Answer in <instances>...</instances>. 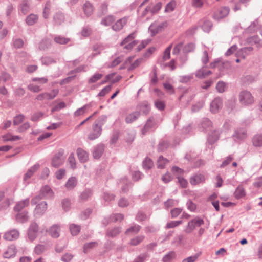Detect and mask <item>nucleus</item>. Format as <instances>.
Listing matches in <instances>:
<instances>
[{"mask_svg": "<svg viewBox=\"0 0 262 262\" xmlns=\"http://www.w3.org/2000/svg\"><path fill=\"white\" fill-rule=\"evenodd\" d=\"M103 77V75L101 73H96L94 74L91 78L88 80L89 83H95L100 80Z\"/></svg>", "mask_w": 262, "mask_h": 262, "instance_id": "obj_49", "label": "nucleus"}, {"mask_svg": "<svg viewBox=\"0 0 262 262\" xmlns=\"http://www.w3.org/2000/svg\"><path fill=\"white\" fill-rule=\"evenodd\" d=\"M165 26V23H154L152 24L149 27V31L150 32L152 36L155 35L156 34L161 31Z\"/></svg>", "mask_w": 262, "mask_h": 262, "instance_id": "obj_14", "label": "nucleus"}, {"mask_svg": "<svg viewBox=\"0 0 262 262\" xmlns=\"http://www.w3.org/2000/svg\"><path fill=\"white\" fill-rule=\"evenodd\" d=\"M19 232L16 229L11 230L5 233L3 238L5 240L11 241L18 238Z\"/></svg>", "mask_w": 262, "mask_h": 262, "instance_id": "obj_13", "label": "nucleus"}, {"mask_svg": "<svg viewBox=\"0 0 262 262\" xmlns=\"http://www.w3.org/2000/svg\"><path fill=\"white\" fill-rule=\"evenodd\" d=\"M205 180V178L204 175L202 174H196L190 178V182L192 185H195L204 182Z\"/></svg>", "mask_w": 262, "mask_h": 262, "instance_id": "obj_20", "label": "nucleus"}, {"mask_svg": "<svg viewBox=\"0 0 262 262\" xmlns=\"http://www.w3.org/2000/svg\"><path fill=\"white\" fill-rule=\"evenodd\" d=\"M51 43V40L48 38L43 39L39 43V49L41 50H44L48 48Z\"/></svg>", "mask_w": 262, "mask_h": 262, "instance_id": "obj_41", "label": "nucleus"}, {"mask_svg": "<svg viewBox=\"0 0 262 262\" xmlns=\"http://www.w3.org/2000/svg\"><path fill=\"white\" fill-rule=\"evenodd\" d=\"M102 129L98 124H93L92 130L88 136V139L90 140H94L97 139L102 133Z\"/></svg>", "mask_w": 262, "mask_h": 262, "instance_id": "obj_8", "label": "nucleus"}, {"mask_svg": "<svg viewBox=\"0 0 262 262\" xmlns=\"http://www.w3.org/2000/svg\"><path fill=\"white\" fill-rule=\"evenodd\" d=\"M50 3L49 2H47L46 4L45 7L43 9V16L45 19L48 18L49 16V14L50 12Z\"/></svg>", "mask_w": 262, "mask_h": 262, "instance_id": "obj_58", "label": "nucleus"}, {"mask_svg": "<svg viewBox=\"0 0 262 262\" xmlns=\"http://www.w3.org/2000/svg\"><path fill=\"white\" fill-rule=\"evenodd\" d=\"M135 37V33H132L128 35L121 43L120 45L124 46V49L130 50L135 46L138 41L134 40Z\"/></svg>", "mask_w": 262, "mask_h": 262, "instance_id": "obj_3", "label": "nucleus"}, {"mask_svg": "<svg viewBox=\"0 0 262 262\" xmlns=\"http://www.w3.org/2000/svg\"><path fill=\"white\" fill-rule=\"evenodd\" d=\"M247 41L250 43L256 45L257 47H262V40L259 39L257 36L249 37Z\"/></svg>", "mask_w": 262, "mask_h": 262, "instance_id": "obj_33", "label": "nucleus"}, {"mask_svg": "<svg viewBox=\"0 0 262 262\" xmlns=\"http://www.w3.org/2000/svg\"><path fill=\"white\" fill-rule=\"evenodd\" d=\"M53 195V192L51 188L48 186H45L40 190V193L39 196L33 198L31 201V204L35 205L42 198H50Z\"/></svg>", "mask_w": 262, "mask_h": 262, "instance_id": "obj_1", "label": "nucleus"}, {"mask_svg": "<svg viewBox=\"0 0 262 262\" xmlns=\"http://www.w3.org/2000/svg\"><path fill=\"white\" fill-rule=\"evenodd\" d=\"M148 257V254L146 253H142L137 256L134 260L133 262H144Z\"/></svg>", "mask_w": 262, "mask_h": 262, "instance_id": "obj_57", "label": "nucleus"}, {"mask_svg": "<svg viewBox=\"0 0 262 262\" xmlns=\"http://www.w3.org/2000/svg\"><path fill=\"white\" fill-rule=\"evenodd\" d=\"M222 100L221 98H215L211 103L210 106V111L213 113H217L222 107Z\"/></svg>", "mask_w": 262, "mask_h": 262, "instance_id": "obj_11", "label": "nucleus"}, {"mask_svg": "<svg viewBox=\"0 0 262 262\" xmlns=\"http://www.w3.org/2000/svg\"><path fill=\"white\" fill-rule=\"evenodd\" d=\"M25 118V116L22 114H19L15 116L13 119V124L14 125H17L21 123Z\"/></svg>", "mask_w": 262, "mask_h": 262, "instance_id": "obj_64", "label": "nucleus"}, {"mask_svg": "<svg viewBox=\"0 0 262 262\" xmlns=\"http://www.w3.org/2000/svg\"><path fill=\"white\" fill-rule=\"evenodd\" d=\"M195 44L193 43H189L184 47L183 51L184 53H187L193 51L195 49Z\"/></svg>", "mask_w": 262, "mask_h": 262, "instance_id": "obj_53", "label": "nucleus"}, {"mask_svg": "<svg viewBox=\"0 0 262 262\" xmlns=\"http://www.w3.org/2000/svg\"><path fill=\"white\" fill-rule=\"evenodd\" d=\"M219 138V133L217 130H214L209 134L207 143L209 144L212 145L214 144Z\"/></svg>", "mask_w": 262, "mask_h": 262, "instance_id": "obj_23", "label": "nucleus"}, {"mask_svg": "<svg viewBox=\"0 0 262 262\" xmlns=\"http://www.w3.org/2000/svg\"><path fill=\"white\" fill-rule=\"evenodd\" d=\"M104 151V147L102 145H98L94 148L93 156L95 159H99Z\"/></svg>", "mask_w": 262, "mask_h": 262, "instance_id": "obj_26", "label": "nucleus"}, {"mask_svg": "<svg viewBox=\"0 0 262 262\" xmlns=\"http://www.w3.org/2000/svg\"><path fill=\"white\" fill-rule=\"evenodd\" d=\"M176 257V253L174 251H170L166 254L162 258L163 262H170Z\"/></svg>", "mask_w": 262, "mask_h": 262, "instance_id": "obj_45", "label": "nucleus"}, {"mask_svg": "<svg viewBox=\"0 0 262 262\" xmlns=\"http://www.w3.org/2000/svg\"><path fill=\"white\" fill-rule=\"evenodd\" d=\"M58 89H54L50 93L46 92L39 94L36 97V99L39 101L52 100L58 95Z\"/></svg>", "mask_w": 262, "mask_h": 262, "instance_id": "obj_7", "label": "nucleus"}, {"mask_svg": "<svg viewBox=\"0 0 262 262\" xmlns=\"http://www.w3.org/2000/svg\"><path fill=\"white\" fill-rule=\"evenodd\" d=\"M153 165L154 163L152 161L148 158H146L143 161V167L145 169L149 170Z\"/></svg>", "mask_w": 262, "mask_h": 262, "instance_id": "obj_47", "label": "nucleus"}, {"mask_svg": "<svg viewBox=\"0 0 262 262\" xmlns=\"http://www.w3.org/2000/svg\"><path fill=\"white\" fill-rule=\"evenodd\" d=\"M27 2V0L24 1L20 6V10L24 14H26L29 10V6Z\"/></svg>", "mask_w": 262, "mask_h": 262, "instance_id": "obj_62", "label": "nucleus"}, {"mask_svg": "<svg viewBox=\"0 0 262 262\" xmlns=\"http://www.w3.org/2000/svg\"><path fill=\"white\" fill-rule=\"evenodd\" d=\"M83 11L86 16H89L93 12V7L92 5L89 2L86 1L83 6Z\"/></svg>", "mask_w": 262, "mask_h": 262, "instance_id": "obj_27", "label": "nucleus"}, {"mask_svg": "<svg viewBox=\"0 0 262 262\" xmlns=\"http://www.w3.org/2000/svg\"><path fill=\"white\" fill-rule=\"evenodd\" d=\"M211 74L212 72L211 71L207 70L206 67L203 66L195 72V76L197 78L202 79L209 76Z\"/></svg>", "mask_w": 262, "mask_h": 262, "instance_id": "obj_17", "label": "nucleus"}, {"mask_svg": "<svg viewBox=\"0 0 262 262\" xmlns=\"http://www.w3.org/2000/svg\"><path fill=\"white\" fill-rule=\"evenodd\" d=\"M140 110L145 114H147L150 111V106L147 102H144L140 105Z\"/></svg>", "mask_w": 262, "mask_h": 262, "instance_id": "obj_60", "label": "nucleus"}, {"mask_svg": "<svg viewBox=\"0 0 262 262\" xmlns=\"http://www.w3.org/2000/svg\"><path fill=\"white\" fill-rule=\"evenodd\" d=\"M17 252L16 247L14 244H11L8 246L6 250L3 254V256L5 258H10L15 256Z\"/></svg>", "mask_w": 262, "mask_h": 262, "instance_id": "obj_12", "label": "nucleus"}, {"mask_svg": "<svg viewBox=\"0 0 262 262\" xmlns=\"http://www.w3.org/2000/svg\"><path fill=\"white\" fill-rule=\"evenodd\" d=\"M47 209V203L45 201L41 202L38 204L34 211V214L36 216L42 215Z\"/></svg>", "mask_w": 262, "mask_h": 262, "instance_id": "obj_10", "label": "nucleus"}, {"mask_svg": "<svg viewBox=\"0 0 262 262\" xmlns=\"http://www.w3.org/2000/svg\"><path fill=\"white\" fill-rule=\"evenodd\" d=\"M63 151L61 150L54 155L52 159L51 165L55 168L62 165L65 160V158L63 157Z\"/></svg>", "mask_w": 262, "mask_h": 262, "instance_id": "obj_5", "label": "nucleus"}, {"mask_svg": "<svg viewBox=\"0 0 262 262\" xmlns=\"http://www.w3.org/2000/svg\"><path fill=\"white\" fill-rule=\"evenodd\" d=\"M168 162V160L164 158L163 156H160L158 160V168L160 169H163L165 167V166Z\"/></svg>", "mask_w": 262, "mask_h": 262, "instance_id": "obj_43", "label": "nucleus"}, {"mask_svg": "<svg viewBox=\"0 0 262 262\" xmlns=\"http://www.w3.org/2000/svg\"><path fill=\"white\" fill-rule=\"evenodd\" d=\"M47 249V246L46 245L38 244L35 247L33 251L36 255H40L44 252Z\"/></svg>", "mask_w": 262, "mask_h": 262, "instance_id": "obj_36", "label": "nucleus"}, {"mask_svg": "<svg viewBox=\"0 0 262 262\" xmlns=\"http://www.w3.org/2000/svg\"><path fill=\"white\" fill-rule=\"evenodd\" d=\"M107 120V116L106 115H102L95 122L94 124H98V126H101L104 124Z\"/></svg>", "mask_w": 262, "mask_h": 262, "instance_id": "obj_61", "label": "nucleus"}, {"mask_svg": "<svg viewBox=\"0 0 262 262\" xmlns=\"http://www.w3.org/2000/svg\"><path fill=\"white\" fill-rule=\"evenodd\" d=\"M90 106H91L90 104H86L81 107V108L77 109L74 113V116L77 117L83 115L86 112V110L90 108Z\"/></svg>", "mask_w": 262, "mask_h": 262, "instance_id": "obj_39", "label": "nucleus"}, {"mask_svg": "<svg viewBox=\"0 0 262 262\" xmlns=\"http://www.w3.org/2000/svg\"><path fill=\"white\" fill-rule=\"evenodd\" d=\"M27 88L29 90L34 93H38L42 90V88L39 85L34 83H30Z\"/></svg>", "mask_w": 262, "mask_h": 262, "instance_id": "obj_51", "label": "nucleus"}, {"mask_svg": "<svg viewBox=\"0 0 262 262\" xmlns=\"http://www.w3.org/2000/svg\"><path fill=\"white\" fill-rule=\"evenodd\" d=\"M202 254L201 252H199L197 253H195V254L191 255L190 256H189L186 258H184L182 262H195L199 257L201 256Z\"/></svg>", "mask_w": 262, "mask_h": 262, "instance_id": "obj_42", "label": "nucleus"}, {"mask_svg": "<svg viewBox=\"0 0 262 262\" xmlns=\"http://www.w3.org/2000/svg\"><path fill=\"white\" fill-rule=\"evenodd\" d=\"M140 113L139 111H135L128 114L125 119L126 123H132L137 120L140 117Z\"/></svg>", "mask_w": 262, "mask_h": 262, "instance_id": "obj_19", "label": "nucleus"}, {"mask_svg": "<svg viewBox=\"0 0 262 262\" xmlns=\"http://www.w3.org/2000/svg\"><path fill=\"white\" fill-rule=\"evenodd\" d=\"M78 158L80 162H86L89 158L88 153L81 148H78L76 150Z\"/></svg>", "mask_w": 262, "mask_h": 262, "instance_id": "obj_18", "label": "nucleus"}, {"mask_svg": "<svg viewBox=\"0 0 262 262\" xmlns=\"http://www.w3.org/2000/svg\"><path fill=\"white\" fill-rule=\"evenodd\" d=\"M245 195V192L244 188L241 186H239L237 187L236 189L235 192H234V196L236 199H240L242 197L244 196Z\"/></svg>", "mask_w": 262, "mask_h": 262, "instance_id": "obj_37", "label": "nucleus"}, {"mask_svg": "<svg viewBox=\"0 0 262 262\" xmlns=\"http://www.w3.org/2000/svg\"><path fill=\"white\" fill-rule=\"evenodd\" d=\"M80 226L73 224L70 225V230L72 235H76L80 232Z\"/></svg>", "mask_w": 262, "mask_h": 262, "instance_id": "obj_46", "label": "nucleus"}, {"mask_svg": "<svg viewBox=\"0 0 262 262\" xmlns=\"http://www.w3.org/2000/svg\"><path fill=\"white\" fill-rule=\"evenodd\" d=\"M176 2L174 1H171L168 3L165 8V12H171L173 11L176 7Z\"/></svg>", "mask_w": 262, "mask_h": 262, "instance_id": "obj_55", "label": "nucleus"}, {"mask_svg": "<svg viewBox=\"0 0 262 262\" xmlns=\"http://www.w3.org/2000/svg\"><path fill=\"white\" fill-rule=\"evenodd\" d=\"M141 229V227L138 225H134V226L129 227L127 229L125 233L126 235L128 234H135L139 232Z\"/></svg>", "mask_w": 262, "mask_h": 262, "instance_id": "obj_35", "label": "nucleus"}, {"mask_svg": "<svg viewBox=\"0 0 262 262\" xmlns=\"http://www.w3.org/2000/svg\"><path fill=\"white\" fill-rule=\"evenodd\" d=\"M38 231V226L35 223H32L28 230V236L31 241H34L37 235Z\"/></svg>", "mask_w": 262, "mask_h": 262, "instance_id": "obj_9", "label": "nucleus"}, {"mask_svg": "<svg viewBox=\"0 0 262 262\" xmlns=\"http://www.w3.org/2000/svg\"><path fill=\"white\" fill-rule=\"evenodd\" d=\"M68 162L72 169L76 168V162L73 153H71L68 158Z\"/></svg>", "mask_w": 262, "mask_h": 262, "instance_id": "obj_56", "label": "nucleus"}, {"mask_svg": "<svg viewBox=\"0 0 262 262\" xmlns=\"http://www.w3.org/2000/svg\"><path fill=\"white\" fill-rule=\"evenodd\" d=\"M229 12L230 9L228 7H222L214 12L213 17L214 19L219 20L226 17L229 14Z\"/></svg>", "mask_w": 262, "mask_h": 262, "instance_id": "obj_6", "label": "nucleus"}, {"mask_svg": "<svg viewBox=\"0 0 262 262\" xmlns=\"http://www.w3.org/2000/svg\"><path fill=\"white\" fill-rule=\"evenodd\" d=\"M144 239V236L139 235L132 238L130 241V245L132 246H136L142 242Z\"/></svg>", "mask_w": 262, "mask_h": 262, "instance_id": "obj_44", "label": "nucleus"}, {"mask_svg": "<svg viewBox=\"0 0 262 262\" xmlns=\"http://www.w3.org/2000/svg\"><path fill=\"white\" fill-rule=\"evenodd\" d=\"M64 20V17L62 13H56L54 16V20L57 25L61 24Z\"/></svg>", "mask_w": 262, "mask_h": 262, "instance_id": "obj_50", "label": "nucleus"}, {"mask_svg": "<svg viewBox=\"0 0 262 262\" xmlns=\"http://www.w3.org/2000/svg\"><path fill=\"white\" fill-rule=\"evenodd\" d=\"M46 232L53 238H58L60 235V227L59 225L55 224L52 226Z\"/></svg>", "mask_w": 262, "mask_h": 262, "instance_id": "obj_16", "label": "nucleus"}, {"mask_svg": "<svg viewBox=\"0 0 262 262\" xmlns=\"http://www.w3.org/2000/svg\"><path fill=\"white\" fill-rule=\"evenodd\" d=\"M121 232V228L116 227L108 230L106 232V235L108 237H114L119 234Z\"/></svg>", "mask_w": 262, "mask_h": 262, "instance_id": "obj_38", "label": "nucleus"}, {"mask_svg": "<svg viewBox=\"0 0 262 262\" xmlns=\"http://www.w3.org/2000/svg\"><path fill=\"white\" fill-rule=\"evenodd\" d=\"M123 60V57L122 56H119L114 59L112 62L108 66L109 68H113L118 66Z\"/></svg>", "mask_w": 262, "mask_h": 262, "instance_id": "obj_63", "label": "nucleus"}, {"mask_svg": "<svg viewBox=\"0 0 262 262\" xmlns=\"http://www.w3.org/2000/svg\"><path fill=\"white\" fill-rule=\"evenodd\" d=\"M38 19V17L37 15L34 14H31L28 15L26 18V23L29 26L33 25L35 24Z\"/></svg>", "mask_w": 262, "mask_h": 262, "instance_id": "obj_32", "label": "nucleus"}, {"mask_svg": "<svg viewBox=\"0 0 262 262\" xmlns=\"http://www.w3.org/2000/svg\"><path fill=\"white\" fill-rule=\"evenodd\" d=\"M92 190L90 189H85L82 191L79 195V199L80 201L84 202L86 201L92 195Z\"/></svg>", "mask_w": 262, "mask_h": 262, "instance_id": "obj_29", "label": "nucleus"}, {"mask_svg": "<svg viewBox=\"0 0 262 262\" xmlns=\"http://www.w3.org/2000/svg\"><path fill=\"white\" fill-rule=\"evenodd\" d=\"M77 184V179L74 177L70 178L65 184L66 188L69 190L73 189Z\"/></svg>", "mask_w": 262, "mask_h": 262, "instance_id": "obj_25", "label": "nucleus"}, {"mask_svg": "<svg viewBox=\"0 0 262 262\" xmlns=\"http://www.w3.org/2000/svg\"><path fill=\"white\" fill-rule=\"evenodd\" d=\"M155 122L154 121V119L151 118H149L146 124L145 125V126H144V127L143 128L142 131V134H145L147 132V130H148L149 129H151V128H152L155 127Z\"/></svg>", "mask_w": 262, "mask_h": 262, "instance_id": "obj_31", "label": "nucleus"}, {"mask_svg": "<svg viewBox=\"0 0 262 262\" xmlns=\"http://www.w3.org/2000/svg\"><path fill=\"white\" fill-rule=\"evenodd\" d=\"M203 224L204 221L203 219L199 217H196L189 222L185 229V232L187 233H190L196 227H200Z\"/></svg>", "mask_w": 262, "mask_h": 262, "instance_id": "obj_4", "label": "nucleus"}, {"mask_svg": "<svg viewBox=\"0 0 262 262\" xmlns=\"http://www.w3.org/2000/svg\"><path fill=\"white\" fill-rule=\"evenodd\" d=\"M39 168V165L38 164H36L33 166H32L30 169H28L27 172L24 176V180L26 181L29 179H30L31 176L33 174V173L37 171Z\"/></svg>", "mask_w": 262, "mask_h": 262, "instance_id": "obj_24", "label": "nucleus"}, {"mask_svg": "<svg viewBox=\"0 0 262 262\" xmlns=\"http://www.w3.org/2000/svg\"><path fill=\"white\" fill-rule=\"evenodd\" d=\"M246 137V132L243 129L236 130L233 136V137L235 141L243 140L245 139Z\"/></svg>", "mask_w": 262, "mask_h": 262, "instance_id": "obj_28", "label": "nucleus"}, {"mask_svg": "<svg viewBox=\"0 0 262 262\" xmlns=\"http://www.w3.org/2000/svg\"><path fill=\"white\" fill-rule=\"evenodd\" d=\"M239 100L241 103L245 106L252 104L254 99L250 92L247 91H243L239 94Z\"/></svg>", "mask_w": 262, "mask_h": 262, "instance_id": "obj_2", "label": "nucleus"}, {"mask_svg": "<svg viewBox=\"0 0 262 262\" xmlns=\"http://www.w3.org/2000/svg\"><path fill=\"white\" fill-rule=\"evenodd\" d=\"M54 41L57 43L64 45L69 42L70 39L61 36H57L55 37Z\"/></svg>", "mask_w": 262, "mask_h": 262, "instance_id": "obj_48", "label": "nucleus"}, {"mask_svg": "<svg viewBox=\"0 0 262 262\" xmlns=\"http://www.w3.org/2000/svg\"><path fill=\"white\" fill-rule=\"evenodd\" d=\"M226 88V83L223 81H219L216 85V90L219 93H223Z\"/></svg>", "mask_w": 262, "mask_h": 262, "instance_id": "obj_54", "label": "nucleus"}, {"mask_svg": "<svg viewBox=\"0 0 262 262\" xmlns=\"http://www.w3.org/2000/svg\"><path fill=\"white\" fill-rule=\"evenodd\" d=\"M252 145L254 147H262V133L255 135L252 139Z\"/></svg>", "mask_w": 262, "mask_h": 262, "instance_id": "obj_22", "label": "nucleus"}, {"mask_svg": "<svg viewBox=\"0 0 262 262\" xmlns=\"http://www.w3.org/2000/svg\"><path fill=\"white\" fill-rule=\"evenodd\" d=\"M98 243L96 242L86 243L83 246V252L87 253L89 250L97 246Z\"/></svg>", "mask_w": 262, "mask_h": 262, "instance_id": "obj_52", "label": "nucleus"}, {"mask_svg": "<svg viewBox=\"0 0 262 262\" xmlns=\"http://www.w3.org/2000/svg\"><path fill=\"white\" fill-rule=\"evenodd\" d=\"M253 48L251 47H245L241 49L237 53V56L245 58L253 51Z\"/></svg>", "mask_w": 262, "mask_h": 262, "instance_id": "obj_21", "label": "nucleus"}, {"mask_svg": "<svg viewBox=\"0 0 262 262\" xmlns=\"http://www.w3.org/2000/svg\"><path fill=\"white\" fill-rule=\"evenodd\" d=\"M127 19V17H124L118 20L114 24L112 25V29L115 31H120L126 24Z\"/></svg>", "mask_w": 262, "mask_h": 262, "instance_id": "obj_15", "label": "nucleus"}, {"mask_svg": "<svg viewBox=\"0 0 262 262\" xmlns=\"http://www.w3.org/2000/svg\"><path fill=\"white\" fill-rule=\"evenodd\" d=\"M16 220L18 222L24 223L28 220L27 212H19L16 215Z\"/></svg>", "mask_w": 262, "mask_h": 262, "instance_id": "obj_34", "label": "nucleus"}, {"mask_svg": "<svg viewBox=\"0 0 262 262\" xmlns=\"http://www.w3.org/2000/svg\"><path fill=\"white\" fill-rule=\"evenodd\" d=\"M182 223V221H171L168 222L166 225V229L173 228L178 226Z\"/></svg>", "mask_w": 262, "mask_h": 262, "instance_id": "obj_59", "label": "nucleus"}, {"mask_svg": "<svg viewBox=\"0 0 262 262\" xmlns=\"http://www.w3.org/2000/svg\"><path fill=\"white\" fill-rule=\"evenodd\" d=\"M115 20V18L113 15H108L103 18L101 20V24L104 26H109L111 25Z\"/></svg>", "mask_w": 262, "mask_h": 262, "instance_id": "obj_40", "label": "nucleus"}, {"mask_svg": "<svg viewBox=\"0 0 262 262\" xmlns=\"http://www.w3.org/2000/svg\"><path fill=\"white\" fill-rule=\"evenodd\" d=\"M29 204V199H26L21 201H19L17 203L15 207H14V210L15 211H20L21 209H23L25 207L27 206Z\"/></svg>", "mask_w": 262, "mask_h": 262, "instance_id": "obj_30", "label": "nucleus"}]
</instances>
